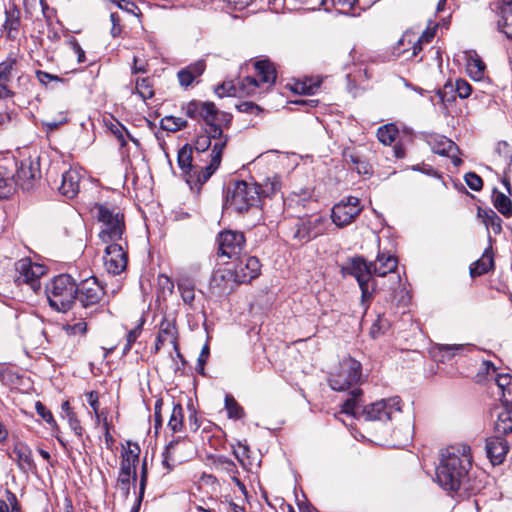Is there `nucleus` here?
<instances>
[{
  "instance_id": "obj_1",
  "label": "nucleus",
  "mask_w": 512,
  "mask_h": 512,
  "mask_svg": "<svg viewBox=\"0 0 512 512\" xmlns=\"http://www.w3.org/2000/svg\"><path fill=\"white\" fill-rule=\"evenodd\" d=\"M362 390L353 388L350 397L343 403L341 412L365 420L388 421L401 414L400 398L392 397L363 406Z\"/></svg>"
},
{
  "instance_id": "obj_2",
  "label": "nucleus",
  "mask_w": 512,
  "mask_h": 512,
  "mask_svg": "<svg viewBox=\"0 0 512 512\" xmlns=\"http://www.w3.org/2000/svg\"><path fill=\"white\" fill-rule=\"evenodd\" d=\"M470 466L469 448L449 447L442 454L441 463L436 469L437 481L444 489L457 491Z\"/></svg>"
},
{
  "instance_id": "obj_3",
  "label": "nucleus",
  "mask_w": 512,
  "mask_h": 512,
  "mask_svg": "<svg viewBox=\"0 0 512 512\" xmlns=\"http://www.w3.org/2000/svg\"><path fill=\"white\" fill-rule=\"evenodd\" d=\"M185 115L194 120H202L208 126L213 138L222 136V124H229L231 115L221 112L213 102L192 100L183 106Z\"/></svg>"
},
{
  "instance_id": "obj_4",
  "label": "nucleus",
  "mask_w": 512,
  "mask_h": 512,
  "mask_svg": "<svg viewBox=\"0 0 512 512\" xmlns=\"http://www.w3.org/2000/svg\"><path fill=\"white\" fill-rule=\"evenodd\" d=\"M45 292L49 305L58 312L68 311L77 297V284L67 274L54 277L47 283Z\"/></svg>"
},
{
  "instance_id": "obj_5",
  "label": "nucleus",
  "mask_w": 512,
  "mask_h": 512,
  "mask_svg": "<svg viewBox=\"0 0 512 512\" xmlns=\"http://www.w3.org/2000/svg\"><path fill=\"white\" fill-rule=\"evenodd\" d=\"M255 76H247L241 80L239 90L246 96H260L275 84L276 69L269 60H259L254 63Z\"/></svg>"
},
{
  "instance_id": "obj_6",
  "label": "nucleus",
  "mask_w": 512,
  "mask_h": 512,
  "mask_svg": "<svg viewBox=\"0 0 512 512\" xmlns=\"http://www.w3.org/2000/svg\"><path fill=\"white\" fill-rule=\"evenodd\" d=\"M97 219L101 223L99 238L103 243H123L124 215L104 205H97Z\"/></svg>"
},
{
  "instance_id": "obj_7",
  "label": "nucleus",
  "mask_w": 512,
  "mask_h": 512,
  "mask_svg": "<svg viewBox=\"0 0 512 512\" xmlns=\"http://www.w3.org/2000/svg\"><path fill=\"white\" fill-rule=\"evenodd\" d=\"M260 201V191L257 184L237 181L227 191L225 205L227 208L242 213L256 206Z\"/></svg>"
},
{
  "instance_id": "obj_8",
  "label": "nucleus",
  "mask_w": 512,
  "mask_h": 512,
  "mask_svg": "<svg viewBox=\"0 0 512 512\" xmlns=\"http://www.w3.org/2000/svg\"><path fill=\"white\" fill-rule=\"evenodd\" d=\"M361 363L351 357L344 358L329 375V386L335 391H346L360 382Z\"/></svg>"
},
{
  "instance_id": "obj_9",
  "label": "nucleus",
  "mask_w": 512,
  "mask_h": 512,
  "mask_svg": "<svg viewBox=\"0 0 512 512\" xmlns=\"http://www.w3.org/2000/svg\"><path fill=\"white\" fill-rule=\"evenodd\" d=\"M17 78L18 82L24 81L27 77L20 73V62L18 57L11 53L0 62V101L15 96L12 81Z\"/></svg>"
},
{
  "instance_id": "obj_10",
  "label": "nucleus",
  "mask_w": 512,
  "mask_h": 512,
  "mask_svg": "<svg viewBox=\"0 0 512 512\" xmlns=\"http://www.w3.org/2000/svg\"><path fill=\"white\" fill-rule=\"evenodd\" d=\"M46 267L43 264L32 262L28 257L19 259L15 263L14 281L17 285H27L34 292L40 288V278L45 275Z\"/></svg>"
},
{
  "instance_id": "obj_11",
  "label": "nucleus",
  "mask_w": 512,
  "mask_h": 512,
  "mask_svg": "<svg viewBox=\"0 0 512 512\" xmlns=\"http://www.w3.org/2000/svg\"><path fill=\"white\" fill-rule=\"evenodd\" d=\"M328 225L326 217L321 215L310 218H301L294 226L292 237L300 244L308 243L325 234L327 232Z\"/></svg>"
},
{
  "instance_id": "obj_12",
  "label": "nucleus",
  "mask_w": 512,
  "mask_h": 512,
  "mask_svg": "<svg viewBox=\"0 0 512 512\" xmlns=\"http://www.w3.org/2000/svg\"><path fill=\"white\" fill-rule=\"evenodd\" d=\"M362 212L360 199L348 196L341 199L331 209V220L338 228L350 225Z\"/></svg>"
},
{
  "instance_id": "obj_13",
  "label": "nucleus",
  "mask_w": 512,
  "mask_h": 512,
  "mask_svg": "<svg viewBox=\"0 0 512 512\" xmlns=\"http://www.w3.org/2000/svg\"><path fill=\"white\" fill-rule=\"evenodd\" d=\"M127 242L112 243L105 248L104 266L112 275H119L127 266Z\"/></svg>"
},
{
  "instance_id": "obj_14",
  "label": "nucleus",
  "mask_w": 512,
  "mask_h": 512,
  "mask_svg": "<svg viewBox=\"0 0 512 512\" xmlns=\"http://www.w3.org/2000/svg\"><path fill=\"white\" fill-rule=\"evenodd\" d=\"M104 297V289L95 277H89L77 285V297L83 307L94 306Z\"/></svg>"
},
{
  "instance_id": "obj_15",
  "label": "nucleus",
  "mask_w": 512,
  "mask_h": 512,
  "mask_svg": "<svg viewBox=\"0 0 512 512\" xmlns=\"http://www.w3.org/2000/svg\"><path fill=\"white\" fill-rule=\"evenodd\" d=\"M219 253L228 258L238 256L245 245V237L241 232L224 231L218 237Z\"/></svg>"
},
{
  "instance_id": "obj_16",
  "label": "nucleus",
  "mask_w": 512,
  "mask_h": 512,
  "mask_svg": "<svg viewBox=\"0 0 512 512\" xmlns=\"http://www.w3.org/2000/svg\"><path fill=\"white\" fill-rule=\"evenodd\" d=\"M238 285H240V283L231 268H220L216 270L210 282V288L218 295L230 294Z\"/></svg>"
},
{
  "instance_id": "obj_17",
  "label": "nucleus",
  "mask_w": 512,
  "mask_h": 512,
  "mask_svg": "<svg viewBox=\"0 0 512 512\" xmlns=\"http://www.w3.org/2000/svg\"><path fill=\"white\" fill-rule=\"evenodd\" d=\"M240 284L251 282L260 275L261 263L255 256L239 258L232 269Z\"/></svg>"
},
{
  "instance_id": "obj_18",
  "label": "nucleus",
  "mask_w": 512,
  "mask_h": 512,
  "mask_svg": "<svg viewBox=\"0 0 512 512\" xmlns=\"http://www.w3.org/2000/svg\"><path fill=\"white\" fill-rule=\"evenodd\" d=\"M192 147L189 145H184L179 151L177 156V161L180 169L185 174L186 182L190 186L191 189L196 188L197 190L205 182H198L200 171H196L194 166L192 165Z\"/></svg>"
},
{
  "instance_id": "obj_19",
  "label": "nucleus",
  "mask_w": 512,
  "mask_h": 512,
  "mask_svg": "<svg viewBox=\"0 0 512 512\" xmlns=\"http://www.w3.org/2000/svg\"><path fill=\"white\" fill-rule=\"evenodd\" d=\"M13 177L16 184L23 190L29 191L34 187L35 181L40 178L38 163L33 162L31 159L22 161L16 175Z\"/></svg>"
},
{
  "instance_id": "obj_20",
  "label": "nucleus",
  "mask_w": 512,
  "mask_h": 512,
  "mask_svg": "<svg viewBox=\"0 0 512 512\" xmlns=\"http://www.w3.org/2000/svg\"><path fill=\"white\" fill-rule=\"evenodd\" d=\"M428 144L434 153L450 157L455 166L461 164L462 160L457 156L459 149L449 138L443 135L431 136L428 140Z\"/></svg>"
},
{
  "instance_id": "obj_21",
  "label": "nucleus",
  "mask_w": 512,
  "mask_h": 512,
  "mask_svg": "<svg viewBox=\"0 0 512 512\" xmlns=\"http://www.w3.org/2000/svg\"><path fill=\"white\" fill-rule=\"evenodd\" d=\"M218 141L214 143L211 151V160L208 165L201 168V173L199 174L198 182H206L212 174L218 169L221 158H222V152L224 148L226 147L228 137L222 136L220 138H217Z\"/></svg>"
},
{
  "instance_id": "obj_22",
  "label": "nucleus",
  "mask_w": 512,
  "mask_h": 512,
  "mask_svg": "<svg viewBox=\"0 0 512 512\" xmlns=\"http://www.w3.org/2000/svg\"><path fill=\"white\" fill-rule=\"evenodd\" d=\"M485 449L490 462L499 465L505 460L509 446L503 436L495 435L486 439Z\"/></svg>"
},
{
  "instance_id": "obj_23",
  "label": "nucleus",
  "mask_w": 512,
  "mask_h": 512,
  "mask_svg": "<svg viewBox=\"0 0 512 512\" xmlns=\"http://www.w3.org/2000/svg\"><path fill=\"white\" fill-rule=\"evenodd\" d=\"M435 36V27L425 29L421 35L414 33L413 31H406L401 39L399 40L400 45H404L405 43L412 44V53L411 57H416L424 44H428L432 41Z\"/></svg>"
},
{
  "instance_id": "obj_24",
  "label": "nucleus",
  "mask_w": 512,
  "mask_h": 512,
  "mask_svg": "<svg viewBox=\"0 0 512 512\" xmlns=\"http://www.w3.org/2000/svg\"><path fill=\"white\" fill-rule=\"evenodd\" d=\"M83 175L80 170L70 168L62 174V181L59 191L67 198H74L80 189V182Z\"/></svg>"
},
{
  "instance_id": "obj_25",
  "label": "nucleus",
  "mask_w": 512,
  "mask_h": 512,
  "mask_svg": "<svg viewBox=\"0 0 512 512\" xmlns=\"http://www.w3.org/2000/svg\"><path fill=\"white\" fill-rule=\"evenodd\" d=\"M177 337L178 332L175 322L164 318L159 324L155 351L157 352L165 343H170L175 350H178Z\"/></svg>"
},
{
  "instance_id": "obj_26",
  "label": "nucleus",
  "mask_w": 512,
  "mask_h": 512,
  "mask_svg": "<svg viewBox=\"0 0 512 512\" xmlns=\"http://www.w3.org/2000/svg\"><path fill=\"white\" fill-rule=\"evenodd\" d=\"M140 446L132 441L122 445L120 470L136 473L139 463Z\"/></svg>"
},
{
  "instance_id": "obj_27",
  "label": "nucleus",
  "mask_w": 512,
  "mask_h": 512,
  "mask_svg": "<svg viewBox=\"0 0 512 512\" xmlns=\"http://www.w3.org/2000/svg\"><path fill=\"white\" fill-rule=\"evenodd\" d=\"M10 457L17 462L19 469L29 472L35 468L31 449L22 442H17L10 454Z\"/></svg>"
},
{
  "instance_id": "obj_28",
  "label": "nucleus",
  "mask_w": 512,
  "mask_h": 512,
  "mask_svg": "<svg viewBox=\"0 0 512 512\" xmlns=\"http://www.w3.org/2000/svg\"><path fill=\"white\" fill-rule=\"evenodd\" d=\"M206 68V64L203 60H198L185 68H182L177 73L179 84L183 88H188L195 79L200 77Z\"/></svg>"
},
{
  "instance_id": "obj_29",
  "label": "nucleus",
  "mask_w": 512,
  "mask_h": 512,
  "mask_svg": "<svg viewBox=\"0 0 512 512\" xmlns=\"http://www.w3.org/2000/svg\"><path fill=\"white\" fill-rule=\"evenodd\" d=\"M494 432L498 436H505L512 432V405L502 404L497 413Z\"/></svg>"
},
{
  "instance_id": "obj_30",
  "label": "nucleus",
  "mask_w": 512,
  "mask_h": 512,
  "mask_svg": "<svg viewBox=\"0 0 512 512\" xmlns=\"http://www.w3.org/2000/svg\"><path fill=\"white\" fill-rule=\"evenodd\" d=\"M351 275H353L359 285L369 283L371 276L374 274L371 262H367L363 258H354L351 262Z\"/></svg>"
},
{
  "instance_id": "obj_31",
  "label": "nucleus",
  "mask_w": 512,
  "mask_h": 512,
  "mask_svg": "<svg viewBox=\"0 0 512 512\" xmlns=\"http://www.w3.org/2000/svg\"><path fill=\"white\" fill-rule=\"evenodd\" d=\"M371 263L374 274L378 276H385L397 268V259L389 253L386 254L380 251L377 254L376 260Z\"/></svg>"
},
{
  "instance_id": "obj_32",
  "label": "nucleus",
  "mask_w": 512,
  "mask_h": 512,
  "mask_svg": "<svg viewBox=\"0 0 512 512\" xmlns=\"http://www.w3.org/2000/svg\"><path fill=\"white\" fill-rule=\"evenodd\" d=\"M495 381L502 404L512 405V375L509 373L498 374Z\"/></svg>"
},
{
  "instance_id": "obj_33",
  "label": "nucleus",
  "mask_w": 512,
  "mask_h": 512,
  "mask_svg": "<svg viewBox=\"0 0 512 512\" xmlns=\"http://www.w3.org/2000/svg\"><path fill=\"white\" fill-rule=\"evenodd\" d=\"M494 267V260L492 253L487 249L480 259L475 261L470 266V274L472 277L483 275L489 272Z\"/></svg>"
},
{
  "instance_id": "obj_34",
  "label": "nucleus",
  "mask_w": 512,
  "mask_h": 512,
  "mask_svg": "<svg viewBox=\"0 0 512 512\" xmlns=\"http://www.w3.org/2000/svg\"><path fill=\"white\" fill-rule=\"evenodd\" d=\"M500 13L499 28L508 38L512 39V0L501 4Z\"/></svg>"
},
{
  "instance_id": "obj_35",
  "label": "nucleus",
  "mask_w": 512,
  "mask_h": 512,
  "mask_svg": "<svg viewBox=\"0 0 512 512\" xmlns=\"http://www.w3.org/2000/svg\"><path fill=\"white\" fill-rule=\"evenodd\" d=\"M486 65L477 55H469L466 65L468 75L475 81H480L485 76Z\"/></svg>"
},
{
  "instance_id": "obj_36",
  "label": "nucleus",
  "mask_w": 512,
  "mask_h": 512,
  "mask_svg": "<svg viewBox=\"0 0 512 512\" xmlns=\"http://www.w3.org/2000/svg\"><path fill=\"white\" fill-rule=\"evenodd\" d=\"M478 217L482 218L487 230H491L494 234H500L502 231L501 218L493 210H478Z\"/></svg>"
},
{
  "instance_id": "obj_37",
  "label": "nucleus",
  "mask_w": 512,
  "mask_h": 512,
  "mask_svg": "<svg viewBox=\"0 0 512 512\" xmlns=\"http://www.w3.org/2000/svg\"><path fill=\"white\" fill-rule=\"evenodd\" d=\"M343 156L345 161L351 165V168L356 170L360 175H371V166L368 162L362 160L357 154L344 151Z\"/></svg>"
},
{
  "instance_id": "obj_38",
  "label": "nucleus",
  "mask_w": 512,
  "mask_h": 512,
  "mask_svg": "<svg viewBox=\"0 0 512 512\" xmlns=\"http://www.w3.org/2000/svg\"><path fill=\"white\" fill-rule=\"evenodd\" d=\"M178 290L183 302L192 307L195 300V284L188 278H181L178 281Z\"/></svg>"
},
{
  "instance_id": "obj_39",
  "label": "nucleus",
  "mask_w": 512,
  "mask_h": 512,
  "mask_svg": "<svg viewBox=\"0 0 512 512\" xmlns=\"http://www.w3.org/2000/svg\"><path fill=\"white\" fill-rule=\"evenodd\" d=\"M257 185L259 187L260 195L262 194L265 197H270L281 190L282 182L278 175H273L271 177H267L263 183Z\"/></svg>"
},
{
  "instance_id": "obj_40",
  "label": "nucleus",
  "mask_w": 512,
  "mask_h": 512,
  "mask_svg": "<svg viewBox=\"0 0 512 512\" xmlns=\"http://www.w3.org/2000/svg\"><path fill=\"white\" fill-rule=\"evenodd\" d=\"M14 177L5 167H0V199H7L14 191Z\"/></svg>"
},
{
  "instance_id": "obj_41",
  "label": "nucleus",
  "mask_w": 512,
  "mask_h": 512,
  "mask_svg": "<svg viewBox=\"0 0 512 512\" xmlns=\"http://www.w3.org/2000/svg\"><path fill=\"white\" fill-rule=\"evenodd\" d=\"M184 412L180 404H173L168 426L173 432H179L183 428Z\"/></svg>"
},
{
  "instance_id": "obj_42",
  "label": "nucleus",
  "mask_w": 512,
  "mask_h": 512,
  "mask_svg": "<svg viewBox=\"0 0 512 512\" xmlns=\"http://www.w3.org/2000/svg\"><path fill=\"white\" fill-rule=\"evenodd\" d=\"M212 464L215 470L226 472L231 477L238 473L236 464L227 457L217 456L213 459Z\"/></svg>"
},
{
  "instance_id": "obj_43",
  "label": "nucleus",
  "mask_w": 512,
  "mask_h": 512,
  "mask_svg": "<svg viewBox=\"0 0 512 512\" xmlns=\"http://www.w3.org/2000/svg\"><path fill=\"white\" fill-rule=\"evenodd\" d=\"M398 129L394 124H386L378 128L377 138L384 145H390L394 142Z\"/></svg>"
},
{
  "instance_id": "obj_44",
  "label": "nucleus",
  "mask_w": 512,
  "mask_h": 512,
  "mask_svg": "<svg viewBox=\"0 0 512 512\" xmlns=\"http://www.w3.org/2000/svg\"><path fill=\"white\" fill-rule=\"evenodd\" d=\"M321 85L320 79H305L304 81L297 82L294 85V91L299 94L312 95Z\"/></svg>"
},
{
  "instance_id": "obj_45",
  "label": "nucleus",
  "mask_w": 512,
  "mask_h": 512,
  "mask_svg": "<svg viewBox=\"0 0 512 512\" xmlns=\"http://www.w3.org/2000/svg\"><path fill=\"white\" fill-rule=\"evenodd\" d=\"M62 328L68 336L82 337L87 332V323L83 319H79L76 322L65 323Z\"/></svg>"
},
{
  "instance_id": "obj_46",
  "label": "nucleus",
  "mask_w": 512,
  "mask_h": 512,
  "mask_svg": "<svg viewBox=\"0 0 512 512\" xmlns=\"http://www.w3.org/2000/svg\"><path fill=\"white\" fill-rule=\"evenodd\" d=\"M187 127V121L181 117L165 116L161 120V128L166 131L176 132Z\"/></svg>"
},
{
  "instance_id": "obj_47",
  "label": "nucleus",
  "mask_w": 512,
  "mask_h": 512,
  "mask_svg": "<svg viewBox=\"0 0 512 512\" xmlns=\"http://www.w3.org/2000/svg\"><path fill=\"white\" fill-rule=\"evenodd\" d=\"M312 191L309 188H301L299 191H293L289 197V204H296L306 207V203L312 199Z\"/></svg>"
},
{
  "instance_id": "obj_48",
  "label": "nucleus",
  "mask_w": 512,
  "mask_h": 512,
  "mask_svg": "<svg viewBox=\"0 0 512 512\" xmlns=\"http://www.w3.org/2000/svg\"><path fill=\"white\" fill-rule=\"evenodd\" d=\"M225 409L228 417L231 419H241L244 417V410L231 395L225 397Z\"/></svg>"
},
{
  "instance_id": "obj_49",
  "label": "nucleus",
  "mask_w": 512,
  "mask_h": 512,
  "mask_svg": "<svg viewBox=\"0 0 512 512\" xmlns=\"http://www.w3.org/2000/svg\"><path fill=\"white\" fill-rule=\"evenodd\" d=\"M494 206L505 217L512 215V202L506 195L497 194L494 199Z\"/></svg>"
},
{
  "instance_id": "obj_50",
  "label": "nucleus",
  "mask_w": 512,
  "mask_h": 512,
  "mask_svg": "<svg viewBox=\"0 0 512 512\" xmlns=\"http://www.w3.org/2000/svg\"><path fill=\"white\" fill-rule=\"evenodd\" d=\"M136 93L143 99L147 100L153 97L154 91L152 83L148 78H139L136 80Z\"/></svg>"
},
{
  "instance_id": "obj_51",
  "label": "nucleus",
  "mask_w": 512,
  "mask_h": 512,
  "mask_svg": "<svg viewBox=\"0 0 512 512\" xmlns=\"http://www.w3.org/2000/svg\"><path fill=\"white\" fill-rule=\"evenodd\" d=\"M136 477H137L136 473H132L129 471H123V470L119 471L117 483L125 496L129 495L130 483L131 482L134 483L136 481Z\"/></svg>"
},
{
  "instance_id": "obj_52",
  "label": "nucleus",
  "mask_w": 512,
  "mask_h": 512,
  "mask_svg": "<svg viewBox=\"0 0 512 512\" xmlns=\"http://www.w3.org/2000/svg\"><path fill=\"white\" fill-rule=\"evenodd\" d=\"M144 322H145L144 318H140L138 321V324L128 332L127 337H126V344L123 348L124 354H126L130 351L132 345L136 342L137 338L140 336Z\"/></svg>"
},
{
  "instance_id": "obj_53",
  "label": "nucleus",
  "mask_w": 512,
  "mask_h": 512,
  "mask_svg": "<svg viewBox=\"0 0 512 512\" xmlns=\"http://www.w3.org/2000/svg\"><path fill=\"white\" fill-rule=\"evenodd\" d=\"M86 397L88 404L90 405L95 414V418L103 416V424L106 425V418H108V412L106 410H99V400L97 392L90 391L86 394Z\"/></svg>"
},
{
  "instance_id": "obj_54",
  "label": "nucleus",
  "mask_w": 512,
  "mask_h": 512,
  "mask_svg": "<svg viewBox=\"0 0 512 512\" xmlns=\"http://www.w3.org/2000/svg\"><path fill=\"white\" fill-rule=\"evenodd\" d=\"M35 409H36L37 414L45 422L50 424L53 430H57L58 429V425H57L56 421L54 420L51 411L49 409H47L44 404H42L40 401H37L35 403Z\"/></svg>"
},
{
  "instance_id": "obj_55",
  "label": "nucleus",
  "mask_w": 512,
  "mask_h": 512,
  "mask_svg": "<svg viewBox=\"0 0 512 512\" xmlns=\"http://www.w3.org/2000/svg\"><path fill=\"white\" fill-rule=\"evenodd\" d=\"M20 25V21L15 12H6V20L4 22V28L8 31L9 37H14L13 32H17Z\"/></svg>"
},
{
  "instance_id": "obj_56",
  "label": "nucleus",
  "mask_w": 512,
  "mask_h": 512,
  "mask_svg": "<svg viewBox=\"0 0 512 512\" xmlns=\"http://www.w3.org/2000/svg\"><path fill=\"white\" fill-rule=\"evenodd\" d=\"M215 93L220 98L235 96L237 93V88L231 81L223 82L215 88Z\"/></svg>"
},
{
  "instance_id": "obj_57",
  "label": "nucleus",
  "mask_w": 512,
  "mask_h": 512,
  "mask_svg": "<svg viewBox=\"0 0 512 512\" xmlns=\"http://www.w3.org/2000/svg\"><path fill=\"white\" fill-rule=\"evenodd\" d=\"M455 91L462 98H468L472 93L471 85L464 79H457L455 82Z\"/></svg>"
},
{
  "instance_id": "obj_58",
  "label": "nucleus",
  "mask_w": 512,
  "mask_h": 512,
  "mask_svg": "<svg viewBox=\"0 0 512 512\" xmlns=\"http://www.w3.org/2000/svg\"><path fill=\"white\" fill-rule=\"evenodd\" d=\"M464 179L465 183L470 189L474 191H479L482 189L483 181L481 177L478 176L476 173L469 172L465 175Z\"/></svg>"
},
{
  "instance_id": "obj_59",
  "label": "nucleus",
  "mask_w": 512,
  "mask_h": 512,
  "mask_svg": "<svg viewBox=\"0 0 512 512\" xmlns=\"http://www.w3.org/2000/svg\"><path fill=\"white\" fill-rule=\"evenodd\" d=\"M212 138L210 130H207V135L199 136L195 141L196 151L205 152L210 147Z\"/></svg>"
},
{
  "instance_id": "obj_60",
  "label": "nucleus",
  "mask_w": 512,
  "mask_h": 512,
  "mask_svg": "<svg viewBox=\"0 0 512 512\" xmlns=\"http://www.w3.org/2000/svg\"><path fill=\"white\" fill-rule=\"evenodd\" d=\"M69 48L77 55V61L79 63H83L86 60L85 52L82 49L81 45L75 38L69 39L67 42Z\"/></svg>"
},
{
  "instance_id": "obj_61",
  "label": "nucleus",
  "mask_w": 512,
  "mask_h": 512,
  "mask_svg": "<svg viewBox=\"0 0 512 512\" xmlns=\"http://www.w3.org/2000/svg\"><path fill=\"white\" fill-rule=\"evenodd\" d=\"M67 419H68V423H69V426L70 428L74 431V433L81 437L82 434H83V428L80 424V421L77 419L76 415L74 412H69L68 416H67Z\"/></svg>"
},
{
  "instance_id": "obj_62",
  "label": "nucleus",
  "mask_w": 512,
  "mask_h": 512,
  "mask_svg": "<svg viewBox=\"0 0 512 512\" xmlns=\"http://www.w3.org/2000/svg\"><path fill=\"white\" fill-rule=\"evenodd\" d=\"M37 79L41 84L47 85L50 81L61 82L62 79L57 75H52L50 73L44 71H37L36 73Z\"/></svg>"
},
{
  "instance_id": "obj_63",
  "label": "nucleus",
  "mask_w": 512,
  "mask_h": 512,
  "mask_svg": "<svg viewBox=\"0 0 512 512\" xmlns=\"http://www.w3.org/2000/svg\"><path fill=\"white\" fill-rule=\"evenodd\" d=\"M111 131L115 135L117 140L119 141L120 146L124 147L126 145V143H127L126 139H125V136H124V132H127L125 130V128L122 125H120V124L112 125Z\"/></svg>"
},
{
  "instance_id": "obj_64",
  "label": "nucleus",
  "mask_w": 512,
  "mask_h": 512,
  "mask_svg": "<svg viewBox=\"0 0 512 512\" xmlns=\"http://www.w3.org/2000/svg\"><path fill=\"white\" fill-rule=\"evenodd\" d=\"M238 110L240 112H245V113H260L261 112V108L254 104L253 102H242L238 105Z\"/></svg>"
}]
</instances>
